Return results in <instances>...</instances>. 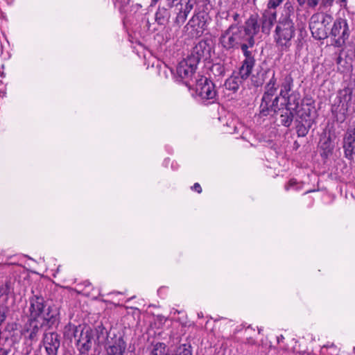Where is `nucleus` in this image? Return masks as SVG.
<instances>
[{"mask_svg": "<svg viewBox=\"0 0 355 355\" xmlns=\"http://www.w3.org/2000/svg\"><path fill=\"white\" fill-rule=\"evenodd\" d=\"M127 347L126 342L123 336L113 334L110 340L106 342L104 348L107 355H123Z\"/></svg>", "mask_w": 355, "mask_h": 355, "instance_id": "obj_12", "label": "nucleus"}, {"mask_svg": "<svg viewBox=\"0 0 355 355\" xmlns=\"http://www.w3.org/2000/svg\"><path fill=\"white\" fill-rule=\"evenodd\" d=\"M9 311H10V309L8 306H6V305L0 306V326L6 320Z\"/></svg>", "mask_w": 355, "mask_h": 355, "instance_id": "obj_37", "label": "nucleus"}, {"mask_svg": "<svg viewBox=\"0 0 355 355\" xmlns=\"http://www.w3.org/2000/svg\"><path fill=\"white\" fill-rule=\"evenodd\" d=\"M196 3V0H187L185 2H183V0H181L180 3L178 4L181 8V9L183 10V11H185L186 14L189 15L190 12L193 9Z\"/></svg>", "mask_w": 355, "mask_h": 355, "instance_id": "obj_35", "label": "nucleus"}, {"mask_svg": "<svg viewBox=\"0 0 355 355\" xmlns=\"http://www.w3.org/2000/svg\"><path fill=\"white\" fill-rule=\"evenodd\" d=\"M29 320H40L54 325L58 322V310L46 304L44 297L33 295L29 299Z\"/></svg>", "mask_w": 355, "mask_h": 355, "instance_id": "obj_3", "label": "nucleus"}, {"mask_svg": "<svg viewBox=\"0 0 355 355\" xmlns=\"http://www.w3.org/2000/svg\"><path fill=\"white\" fill-rule=\"evenodd\" d=\"M279 112L281 124L286 128L290 127L293 121L294 116L296 114V112L284 107H282L278 113Z\"/></svg>", "mask_w": 355, "mask_h": 355, "instance_id": "obj_21", "label": "nucleus"}, {"mask_svg": "<svg viewBox=\"0 0 355 355\" xmlns=\"http://www.w3.org/2000/svg\"><path fill=\"white\" fill-rule=\"evenodd\" d=\"M83 329L80 325H75L71 323H69L64 327V335L67 338L71 339L74 338H77L80 334V329Z\"/></svg>", "mask_w": 355, "mask_h": 355, "instance_id": "obj_27", "label": "nucleus"}, {"mask_svg": "<svg viewBox=\"0 0 355 355\" xmlns=\"http://www.w3.org/2000/svg\"><path fill=\"white\" fill-rule=\"evenodd\" d=\"M293 78L291 74L286 75L281 83L279 96L284 100V107L297 112L301 104V95L297 90H293Z\"/></svg>", "mask_w": 355, "mask_h": 355, "instance_id": "obj_4", "label": "nucleus"}, {"mask_svg": "<svg viewBox=\"0 0 355 355\" xmlns=\"http://www.w3.org/2000/svg\"><path fill=\"white\" fill-rule=\"evenodd\" d=\"M210 17L205 12L195 14L189 21L187 26L193 29L194 33L191 37H200L207 28Z\"/></svg>", "mask_w": 355, "mask_h": 355, "instance_id": "obj_10", "label": "nucleus"}, {"mask_svg": "<svg viewBox=\"0 0 355 355\" xmlns=\"http://www.w3.org/2000/svg\"><path fill=\"white\" fill-rule=\"evenodd\" d=\"M296 126L297 134L298 137H305L313 123H311L310 121H302L297 120Z\"/></svg>", "mask_w": 355, "mask_h": 355, "instance_id": "obj_28", "label": "nucleus"}, {"mask_svg": "<svg viewBox=\"0 0 355 355\" xmlns=\"http://www.w3.org/2000/svg\"><path fill=\"white\" fill-rule=\"evenodd\" d=\"M311 191H306L304 194H307V193H310V192H311Z\"/></svg>", "mask_w": 355, "mask_h": 355, "instance_id": "obj_52", "label": "nucleus"}, {"mask_svg": "<svg viewBox=\"0 0 355 355\" xmlns=\"http://www.w3.org/2000/svg\"><path fill=\"white\" fill-rule=\"evenodd\" d=\"M292 11V7H287L276 23L274 40L282 51H288L292 44V39L295 35V26L291 18Z\"/></svg>", "mask_w": 355, "mask_h": 355, "instance_id": "obj_2", "label": "nucleus"}, {"mask_svg": "<svg viewBox=\"0 0 355 355\" xmlns=\"http://www.w3.org/2000/svg\"><path fill=\"white\" fill-rule=\"evenodd\" d=\"M85 286H89V282H85Z\"/></svg>", "mask_w": 355, "mask_h": 355, "instance_id": "obj_50", "label": "nucleus"}, {"mask_svg": "<svg viewBox=\"0 0 355 355\" xmlns=\"http://www.w3.org/2000/svg\"><path fill=\"white\" fill-rule=\"evenodd\" d=\"M248 78L243 76L239 70L234 71L232 76L225 80L224 85L227 89L235 93L239 90L243 82Z\"/></svg>", "mask_w": 355, "mask_h": 355, "instance_id": "obj_19", "label": "nucleus"}, {"mask_svg": "<svg viewBox=\"0 0 355 355\" xmlns=\"http://www.w3.org/2000/svg\"><path fill=\"white\" fill-rule=\"evenodd\" d=\"M279 87L280 88V84L278 83L276 76L272 79L267 81L264 86V92L262 96L263 100L271 101V98L277 94Z\"/></svg>", "mask_w": 355, "mask_h": 355, "instance_id": "obj_20", "label": "nucleus"}, {"mask_svg": "<svg viewBox=\"0 0 355 355\" xmlns=\"http://www.w3.org/2000/svg\"><path fill=\"white\" fill-rule=\"evenodd\" d=\"M170 18V12L168 9L162 7L158 8L155 12V21L159 25H165Z\"/></svg>", "mask_w": 355, "mask_h": 355, "instance_id": "obj_26", "label": "nucleus"}, {"mask_svg": "<svg viewBox=\"0 0 355 355\" xmlns=\"http://www.w3.org/2000/svg\"><path fill=\"white\" fill-rule=\"evenodd\" d=\"M330 35L334 38L336 46H342L350 35L347 19L340 17L336 19L334 22Z\"/></svg>", "mask_w": 355, "mask_h": 355, "instance_id": "obj_8", "label": "nucleus"}, {"mask_svg": "<svg viewBox=\"0 0 355 355\" xmlns=\"http://www.w3.org/2000/svg\"><path fill=\"white\" fill-rule=\"evenodd\" d=\"M343 149L345 157L352 159L355 154V128L347 130L343 137Z\"/></svg>", "mask_w": 355, "mask_h": 355, "instance_id": "obj_14", "label": "nucleus"}, {"mask_svg": "<svg viewBox=\"0 0 355 355\" xmlns=\"http://www.w3.org/2000/svg\"><path fill=\"white\" fill-rule=\"evenodd\" d=\"M277 12L275 10L266 9L262 13L260 19L261 31L265 34H269L274 23L277 22Z\"/></svg>", "mask_w": 355, "mask_h": 355, "instance_id": "obj_16", "label": "nucleus"}, {"mask_svg": "<svg viewBox=\"0 0 355 355\" xmlns=\"http://www.w3.org/2000/svg\"><path fill=\"white\" fill-rule=\"evenodd\" d=\"M300 6H302L306 3V0H297Z\"/></svg>", "mask_w": 355, "mask_h": 355, "instance_id": "obj_47", "label": "nucleus"}, {"mask_svg": "<svg viewBox=\"0 0 355 355\" xmlns=\"http://www.w3.org/2000/svg\"><path fill=\"white\" fill-rule=\"evenodd\" d=\"M259 29L260 25L257 17L252 15L245 21V25L232 24L222 31L219 43L227 51L239 49L246 42L250 44V40L255 37Z\"/></svg>", "mask_w": 355, "mask_h": 355, "instance_id": "obj_1", "label": "nucleus"}, {"mask_svg": "<svg viewBox=\"0 0 355 355\" xmlns=\"http://www.w3.org/2000/svg\"><path fill=\"white\" fill-rule=\"evenodd\" d=\"M17 327V324L16 323H10V324H8L6 327V330L7 331H13L16 329Z\"/></svg>", "mask_w": 355, "mask_h": 355, "instance_id": "obj_45", "label": "nucleus"}, {"mask_svg": "<svg viewBox=\"0 0 355 355\" xmlns=\"http://www.w3.org/2000/svg\"><path fill=\"white\" fill-rule=\"evenodd\" d=\"M175 354L177 355H192L191 344L189 343L181 344L176 349Z\"/></svg>", "mask_w": 355, "mask_h": 355, "instance_id": "obj_34", "label": "nucleus"}, {"mask_svg": "<svg viewBox=\"0 0 355 355\" xmlns=\"http://www.w3.org/2000/svg\"><path fill=\"white\" fill-rule=\"evenodd\" d=\"M254 55L244 57V60L242 61L241 66L239 70L245 77H249L252 71V69L255 65Z\"/></svg>", "mask_w": 355, "mask_h": 355, "instance_id": "obj_24", "label": "nucleus"}, {"mask_svg": "<svg viewBox=\"0 0 355 355\" xmlns=\"http://www.w3.org/2000/svg\"><path fill=\"white\" fill-rule=\"evenodd\" d=\"M131 0H116L115 6L119 8L121 14L128 15L135 8L137 11L141 6L139 3L135 5L130 4Z\"/></svg>", "mask_w": 355, "mask_h": 355, "instance_id": "obj_22", "label": "nucleus"}, {"mask_svg": "<svg viewBox=\"0 0 355 355\" xmlns=\"http://www.w3.org/2000/svg\"><path fill=\"white\" fill-rule=\"evenodd\" d=\"M197 65L196 61L188 58L180 62L176 68L178 80L183 81L188 87L193 85L195 81H193L192 77L196 71Z\"/></svg>", "mask_w": 355, "mask_h": 355, "instance_id": "obj_9", "label": "nucleus"}, {"mask_svg": "<svg viewBox=\"0 0 355 355\" xmlns=\"http://www.w3.org/2000/svg\"><path fill=\"white\" fill-rule=\"evenodd\" d=\"M209 3L214 2L213 6L218 8L222 9L223 8H225L228 4V0H208Z\"/></svg>", "mask_w": 355, "mask_h": 355, "instance_id": "obj_38", "label": "nucleus"}, {"mask_svg": "<svg viewBox=\"0 0 355 355\" xmlns=\"http://www.w3.org/2000/svg\"><path fill=\"white\" fill-rule=\"evenodd\" d=\"M159 0H151L150 6H154Z\"/></svg>", "mask_w": 355, "mask_h": 355, "instance_id": "obj_49", "label": "nucleus"}, {"mask_svg": "<svg viewBox=\"0 0 355 355\" xmlns=\"http://www.w3.org/2000/svg\"><path fill=\"white\" fill-rule=\"evenodd\" d=\"M15 281L12 279H7L3 284L0 286V297H7L13 293Z\"/></svg>", "mask_w": 355, "mask_h": 355, "instance_id": "obj_29", "label": "nucleus"}, {"mask_svg": "<svg viewBox=\"0 0 355 355\" xmlns=\"http://www.w3.org/2000/svg\"><path fill=\"white\" fill-rule=\"evenodd\" d=\"M296 114H297L299 121H310L311 123L315 122V108L313 103H306L302 104L300 110H297Z\"/></svg>", "mask_w": 355, "mask_h": 355, "instance_id": "obj_18", "label": "nucleus"}, {"mask_svg": "<svg viewBox=\"0 0 355 355\" xmlns=\"http://www.w3.org/2000/svg\"><path fill=\"white\" fill-rule=\"evenodd\" d=\"M236 128L234 127V132H236Z\"/></svg>", "mask_w": 355, "mask_h": 355, "instance_id": "obj_54", "label": "nucleus"}, {"mask_svg": "<svg viewBox=\"0 0 355 355\" xmlns=\"http://www.w3.org/2000/svg\"><path fill=\"white\" fill-rule=\"evenodd\" d=\"M112 334L111 332H108L102 324L98 325L95 328V335L98 345L105 346L106 342L112 336Z\"/></svg>", "mask_w": 355, "mask_h": 355, "instance_id": "obj_23", "label": "nucleus"}, {"mask_svg": "<svg viewBox=\"0 0 355 355\" xmlns=\"http://www.w3.org/2000/svg\"><path fill=\"white\" fill-rule=\"evenodd\" d=\"M149 355H168V349L164 343H156L151 349Z\"/></svg>", "mask_w": 355, "mask_h": 355, "instance_id": "obj_30", "label": "nucleus"}, {"mask_svg": "<svg viewBox=\"0 0 355 355\" xmlns=\"http://www.w3.org/2000/svg\"><path fill=\"white\" fill-rule=\"evenodd\" d=\"M0 261H1V262H3V259H2V260H0Z\"/></svg>", "mask_w": 355, "mask_h": 355, "instance_id": "obj_55", "label": "nucleus"}, {"mask_svg": "<svg viewBox=\"0 0 355 355\" xmlns=\"http://www.w3.org/2000/svg\"><path fill=\"white\" fill-rule=\"evenodd\" d=\"M211 71L215 75L223 76L225 73L224 67L220 64H215L211 67Z\"/></svg>", "mask_w": 355, "mask_h": 355, "instance_id": "obj_39", "label": "nucleus"}, {"mask_svg": "<svg viewBox=\"0 0 355 355\" xmlns=\"http://www.w3.org/2000/svg\"><path fill=\"white\" fill-rule=\"evenodd\" d=\"M250 41V44H248V42H246L245 44H243V45H241L239 47L244 57L253 56L255 55V53L250 50V49L253 48L254 46V37L251 38Z\"/></svg>", "mask_w": 355, "mask_h": 355, "instance_id": "obj_32", "label": "nucleus"}, {"mask_svg": "<svg viewBox=\"0 0 355 355\" xmlns=\"http://www.w3.org/2000/svg\"><path fill=\"white\" fill-rule=\"evenodd\" d=\"M339 94L340 103L342 104V107H344L345 110L347 112L352 98V91L351 89L346 87L341 90Z\"/></svg>", "mask_w": 355, "mask_h": 355, "instance_id": "obj_25", "label": "nucleus"}, {"mask_svg": "<svg viewBox=\"0 0 355 355\" xmlns=\"http://www.w3.org/2000/svg\"><path fill=\"white\" fill-rule=\"evenodd\" d=\"M42 343L47 355H57L60 346V336L56 332L44 333Z\"/></svg>", "mask_w": 355, "mask_h": 355, "instance_id": "obj_13", "label": "nucleus"}, {"mask_svg": "<svg viewBox=\"0 0 355 355\" xmlns=\"http://www.w3.org/2000/svg\"><path fill=\"white\" fill-rule=\"evenodd\" d=\"M173 355H177V354L174 353V354H173Z\"/></svg>", "mask_w": 355, "mask_h": 355, "instance_id": "obj_56", "label": "nucleus"}, {"mask_svg": "<svg viewBox=\"0 0 355 355\" xmlns=\"http://www.w3.org/2000/svg\"><path fill=\"white\" fill-rule=\"evenodd\" d=\"M280 98L281 96H279V94L278 95H275L274 97L271 98V101L269 105L274 114H278V112L282 109V107H279V102Z\"/></svg>", "mask_w": 355, "mask_h": 355, "instance_id": "obj_36", "label": "nucleus"}, {"mask_svg": "<svg viewBox=\"0 0 355 355\" xmlns=\"http://www.w3.org/2000/svg\"><path fill=\"white\" fill-rule=\"evenodd\" d=\"M342 57L340 55L338 56V58H336V63L338 64H341V62H342Z\"/></svg>", "mask_w": 355, "mask_h": 355, "instance_id": "obj_48", "label": "nucleus"}, {"mask_svg": "<svg viewBox=\"0 0 355 355\" xmlns=\"http://www.w3.org/2000/svg\"><path fill=\"white\" fill-rule=\"evenodd\" d=\"M8 352L6 349L0 347V355H8Z\"/></svg>", "mask_w": 355, "mask_h": 355, "instance_id": "obj_46", "label": "nucleus"}, {"mask_svg": "<svg viewBox=\"0 0 355 355\" xmlns=\"http://www.w3.org/2000/svg\"><path fill=\"white\" fill-rule=\"evenodd\" d=\"M210 46L207 41L201 40L193 48L191 55L187 58L196 61V64H198L200 60L209 55Z\"/></svg>", "mask_w": 355, "mask_h": 355, "instance_id": "obj_15", "label": "nucleus"}, {"mask_svg": "<svg viewBox=\"0 0 355 355\" xmlns=\"http://www.w3.org/2000/svg\"><path fill=\"white\" fill-rule=\"evenodd\" d=\"M291 189L299 190L301 186H297V182L295 179H291L285 185V190L289 191Z\"/></svg>", "mask_w": 355, "mask_h": 355, "instance_id": "obj_40", "label": "nucleus"}, {"mask_svg": "<svg viewBox=\"0 0 355 355\" xmlns=\"http://www.w3.org/2000/svg\"><path fill=\"white\" fill-rule=\"evenodd\" d=\"M319 3V0H306V4L309 8H314Z\"/></svg>", "mask_w": 355, "mask_h": 355, "instance_id": "obj_42", "label": "nucleus"}, {"mask_svg": "<svg viewBox=\"0 0 355 355\" xmlns=\"http://www.w3.org/2000/svg\"><path fill=\"white\" fill-rule=\"evenodd\" d=\"M270 101H264L263 97L262 96L259 114L260 117L266 116L272 112V110L270 109L269 105Z\"/></svg>", "mask_w": 355, "mask_h": 355, "instance_id": "obj_33", "label": "nucleus"}, {"mask_svg": "<svg viewBox=\"0 0 355 355\" xmlns=\"http://www.w3.org/2000/svg\"><path fill=\"white\" fill-rule=\"evenodd\" d=\"M176 11V17L175 19L174 23L176 24L177 26L180 27L186 21L188 15L186 14L185 11H183L182 9L178 6L177 3L175 8Z\"/></svg>", "mask_w": 355, "mask_h": 355, "instance_id": "obj_31", "label": "nucleus"}, {"mask_svg": "<svg viewBox=\"0 0 355 355\" xmlns=\"http://www.w3.org/2000/svg\"><path fill=\"white\" fill-rule=\"evenodd\" d=\"M93 337L94 333L90 327L80 329V334L76 338V345L80 354H87L92 349Z\"/></svg>", "mask_w": 355, "mask_h": 355, "instance_id": "obj_11", "label": "nucleus"}, {"mask_svg": "<svg viewBox=\"0 0 355 355\" xmlns=\"http://www.w3.org/2000/svg\"><path fill=\"white\" fill-rule=\"evenodd\" d=\"M52 326L49 325V322L37 320H28L21 331V334L24 337L25 344L31 347L30 349L27 350V353L31 352V346L38 340L40 335L46 330V328Z\"/></svg>", "mask_w": 355, "mask_h": 355, "instance_id": "obj_6", "label": "nucleus"}, {"mask_svg": "<svg viewBox=\"0 0 355 355\" xmlns=\"http://www.w3.org/2000/svg\"><path fill=\"white\" fill-rule=\"evenodd\" d=\"M237 16H238V15H237V14L234 15V19H236V18L237 17Z\"/></svg>", "mask_w": 355, "mask_h": 355, "instance_id": "obj_53", "label": "nucleus"}, {"mask_svg": "<svg viewBox=\"0 0 355 355\" xmlns=\"http://www.w3.org/2000/svg\"><path fill=\"white\" fill-rule=\"evenodd\" d=\"M334 0H321V6L324 8L331 7Z\"/></svg>", "mask_w": 355, "mask_h": 355, "instance_id": "obj_43", "label": "nucleus"}, {"mask_svg": "<svg viewBox=\"0 0 355 355\" xmlns=\"http://www.w3.org/2000/svg\"><path fill=\"white\" fill-rule=\"evenodd\" d=\"M331 21V16L323 14H314L310 19L309 28L313 37L318 40H324L328 37V28Z\"/></svg>", "mask_w": 355, "mask_h": 355, "instance_id": "obj_7", "label": "nucleus"}, {"mask_svg": "<svg viewBox=\"0 0 355 355\" xmlns=\"http://www.w3.org/2000/svg\"><path fill=\"white\" fill-rule=\"evenodd\" d=\"M196 78L195 90L196 96L205 105L212 104L217 101V92L215 85L211 80L203 76H198Z\"/></svg>", "mask_w": 355, "mask_h": 355, "instance_id": "obj_5", "label": "nucleus"}, {"mask_svg": "<svg viewBox=\"0 0 355 355\" xmlns=\"http://www.w3.org/2000/svg\"><path fill=\"white\" fill-rule=\"evenodd\" d=\"M340 2L345 3H346V2H347V0H340Z\"/></svg>", "mask_w": 355, "mask_h": 355, "instance_id": "obj_51", "label": "nucleus"}, {"mask_svg": "<svg viewBox=\"0 0 355 355\" xmlns=\"http://www.w3.org/2000/svg\"><path fill=\"white\" fill-rule=\"evenodd\" d=\"M191 189L198 193H200L202 192V188L198 183H195L193 186L191 187Z\"/></svg>", "mask_w": 355, "mask_h": 355, "instance_id": "obj_44", "label": "nucleus"}, {"mask_svg": "<svg viewBox=\"0 0 355 355\" xmlns=\"http://www.w3.org/2000/svg\"><path fill=\"white\" fill-rule=\"evenodd\" d=\"M284 0H269L268 3V8L274 10L277 6H279Z\"/></svg>", "mask_w": 355, "mask_h": 355, "instance_id": "obj_41", "label": "nucleus"}, {"mask_svg": "<svg viewBox=\"0 0 355 355\" xmlns=\"http://www.w3.org/2000/svg\"><path fill=\"white\" fill-rule=\"evenodd\" d=\"M275 76V71L271 68L261 69L256 76H252L251 80L252 85L259 87L266 83L270 79Z\"/></svg>", "mask_w": 355, "mask_h": 355, "instance_id": "obj_17", "label": "nucleus"}]
</instances>
